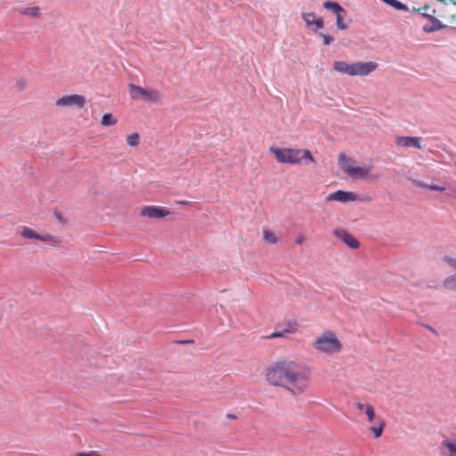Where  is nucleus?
Wrapping results in <instances>:
<instances>
[{"mask_svg":"<svg viewBox=\"0 0 456 456\" xmlns=\"http://www.w3.org/2000/svg\"><path fill=\"white\" fill-rule=\"evenodd\" d=\"M265 379L270 386L280 387L289 395L298 397L310 388L312 369L298 361L279 359L267 366Z\"/></svg>","mask_w":456,"mask_h":456,"instance_id":"f257e3e1","label":"nucleus"},{"mask_svg":"<svg viewBox=\"0 0 456 456\" xmlns=\"http://www.w3.org/2000/svg\"><path fill=\"white\" fill-rule=\"evenodd\" d=\"M270 151L275 156L276 160L281 164L301 165L303 163H314V159L309 150L297 148L270 147Z\"/></svg>","mask_w":456,"mask_h":456,"instance_id":"f03ea898","label":"nucleus"},{"mask_svg":"<svg viewBox=\"0 0 456 456\" xmlns=\"http://www.w3.org/2000/svg\"><path fill=\"white\" fill-rule=\"evenodd\" d=\"M314 350L322 355L330 356L342 350V343L337 335L330 330H325L316 336L312 342Z\"/></svg>","mask_w":456,"mask_h":456,"instance_id":"7ed1b4c3","label":"nucleus"},{"mask_svg":"<svg viewBox=\"0 0 456 456\" xmlns=\"http://www.w3.org/2000/svg\"><path fill=\"white\" fill-rule=\"evenodd\" d=\"M131 97L141 99L146 102H158L161 99V94L158 90L146 89L142 86L131 84L129 86Z\"/></svg>","mask_w":456,"mask_h":456,"instance_id":"20e7f679","label":"nucleus"},{"mask_svg":"<svg viewBox=\"0 0 456 456\" xmlns=\"http://www.w3.org/2000/svg\"><path fill=\"white\" fill-rule=\"evenodd\" d=\"M378 69L374 61H357L353 63V76H368Z\"/></svg>","mask_w":456,"mask_h":456,"instance_id":"39448f33","label":"nucleus"},{"mask_svg":"<svg viewBox=\"0 0 456 456\" xmlns=\"http://www.w3.org/2000/svg\"><path fill=\"white\" fill-rule=\"evenodd\" d=\"M85 103V97L79 94L66 95L56 101V105L59 107L77 106L78 108H83Z\"/></svg>","mask_w":456,"mask_h":456,"instance_id":"423d86ee","label":"nucleus"},{"mask_svg":"<svg viewBox=\"0 0 456 456\" xmlns=\"http://www.w3.org/2000/svg\"><path fill=\"white\" fill-rule=\"evenodd\" d=\"M20 234L24 238L30 239V240L35 239V240H38L40 241L54 242V243L58 242V240L54 236L48 234V233H45V234L37 233L27 226H23L21 228Z\"/></svg>","mask_w":456,"mask_h":456,"instance_id":"0eeeda50","label":"nucleus"},{"mask_svg":"<svg viewBox=\"0 0 456 456\" xmlns=\"http://www.w3.org/2000/svg\"><path fill=\"white\" fill-rule=\"evenodd\" d=\"M422 138L415 136H397L395 140V143L397 147L401 148H416L422 149Z\"/></svg>","mask_w":456,"mask_h":456,"instance_id":"6e6552de","label":"nucleus"},{"mask_svg":"<svg viewBox=\"0 0 456 456\" xmlns=\"http://www.w3.org/2000/svg\"><path fill=\"white\" fill-rule=\"evenodd\" d=\"M334 234L350 248L356 249L360 247V243L357 239L345 230H336Z\"/></svg>","mask_w":456,"mask_h":456,"instance_id":"1a4fd4ad","label":"nucleus"},{"mask_svg":"<svg viewBox=\"0 0 456 456\" xmlns=\"http://www.w3.org/2000/svg\"><path fill=\"white\" fill-rule=\"evenodd\" d=\"M170 212L166 208L151 206L142 209L141 215L149 218H162L168 216Z\"/></svg>","mask_w":456,"mask_h":456,"instance_id":"9d476101","label":"nucleus"},{"mask_svg":"<svg viewBox=\"0 0 456 456\" xmlns=\"http://www.w3.org/2000/svg\"><path fill=\"white\" fill-rule=\"evenodd\" d=\"M303 19L305 21L306 26L311 27L314 32L322 28L324 26L322 19L317 18L313 12L304 13Z\"/></svg>","mask_w":456,"mask_h":456,"instance_id":"9b49d317","label":"nucleus"},{"mask_svg":"<svg viewBox=\"0 0 456 456\" xmlns=\"http://www.w3.org/2000/svg\"><path fill=\"white\" fill-rule=\"evenodd\" d=\"M351 173L349 176L355 179H365L368 178L370 172V167L362 166V167H354L353 169L350 170Z\"/></svg>","mask_w":456,"mask_h":456,"instance_id":"f8f14e48","label":"nucleus"},{"mask_svg":"<svg viewBox=\"0 0 456 456\" xmlns=\"http://www.w3.org/2000/svg\"><path fill=\"white\" fill-rule=\"evenodd\" d=\"M326 200H359V196L353 191H337L330 193Z\"/></svg>","mask_w":456,"mask_h":456,"instance_id":"ddd939ff","label":"nucleus"},{"mask_svg":"<svg viewBox=\"0 0 456 456\" xmlns=\"http://www.w3.org/2000/svg\"><path fill=\"white\" fill-rule=\"evenodd\" d=\"M333 69L339 73L353 76V63H347L343 61H337L333 64Z\"/></svg>","mask_w":456,"mask_h":456,"instance_id":"4468645a","label":"nucleus"},{"mask_svg":"<svg viewBox=\"0 0 456 456\" xmlns=\"http://www.w3.org/2000/svg\"><path fill=\"white\" fill-rule=\"evenodd\" d=\"M338 162L341 169L348 175L351 173L350 170L354 167L353 159L346 157L344 153L338 155Z\"/></svg>","mask_w":456,"mask_h":456,"instance_id":"2eb2a0df","label":"nucleus"},{"mask_svg":"<svg viewBox=\"0 0 456 456\" xmlns=\"http://www.w3.org/2000/svg\"><path fill=\"white\" fill-rule=\"evenodd\" d=\"M19 13L30 18H39L41 16V9L38 6H28L18 10Z\"/></svg>","mask_w":456,"mask_h":456,"instance_id":"dca6fc26","label":"nucleus"},{"mask_svg":"<svg viewBox=\"0 0 456 456\" xmlns=\"http://www.w3.org/2000/svg\"><path fill=\"white\" fill-rule=\"evenodd\" d=\"M442 446L446 450L447 456H456V439H444Z\"/></svg>","mask_w":456,"mask_h":456,"instance_id":"f3484780","label":"nucleus"},{"mask_svg":"<svg viewBox=\"0 0 456 456\" xmlns=\"http://www.w3.org/2000/svg\"><path fill=\"white\" fill-rule=\"evenodd\" d=\"M117 123L118 119L111 113L104 114L101 120L102 126H115Z\"/></svg>","mask_w":456,"mask_h":456,"instance_id":"a211bd4d","label":"nucleus"},{"mask_svg":"<svg viewBox=\"0 0 456 456\" xmlns=\"http://www.w3.org/2000/svg\"><path fill=\"white\" fill-rule=\"evenodd\" d=\"M386 423L384 420H379L377 425L371 427L370 429L373 433L375 438H379L382 436Z\"/></svg>","mask_w":456,"mask_h":456,"instance_id":"6ab92c4d","label":"nucleus"},{"mask_svg":"<svg viewBox=\"0 0 456 456\" xmlns=\"http://www.w3.org/2000/svg\"><path fill=\"white\" fill-rule=\"evenodd\" d=\"M384 3H386L387 4L390 5L391 7L395 8V10H399V11H407L408 10V7L397 1V0H382Z\"/></svg>","mask_w":456,"mask_h":456,"instance_id":"aec40b11","label":"nucleus"},{"mask_svg":"<svg viewBox=\"0 0 456 456\" xmlns=\"http://www.w3.org/2000/svg\"><path fill=\"white\" fill-rule=\"evenodd\" d=\"M323 6L326 9L333 12L335 14L338 12L341 13V12H344V8H342V6L336 2H325Z\"/></svg>","mask_w":456,"mask_h":456,"instance_id":"412c9836","label":"nucleus"},{"mask_svg":"<svg viewBox=\"0 0 456 456\" xmlns=\"http://www.w3.org/2000/svg\"><path fill=\"white\" fill-rule=\"evenodd\" d=\"M263 237H264L265 240L271 245H274L278 241L275 234L269 230H265L263 232Z\"/></svg>","mask_w":456,"mask_h":456,"instance_id":"4be33fe9","label":"nucleus"},{"mask_svg":"<svg viewBox=\"0 0 456 456\" xmlns=\"http://www.w3.org/2000/svg\"><path fill=\"white\" fill-rule=\"evenodd\" d=\"M292 332H293L292 330L285 329L282 331H274V332L271 333L270 335L266 336L265 338L273 339V338H284L287 334H290Z\"/></svg>","mask_w":456,"mask_h":456,"instance_id":"5701e85b","label":"nucleus"},{"mask_svg":"<svg viewBox=\"0 0 456 456\" xmlns=\"http://www.w3.org/2000/svg\"><path fill=\"white\" fill-rule=\"evenodd\" d=\"M140 136L137 133H133L126 137V142L132 147H136L139 144Z\"/></svg>","mask_w":456,"mask_h":456,"instance_id":"b1692460","label":"nucleus"},{"mask_svg":"<svg viewBox=\"0 0 456 456\" xmlns=\"http://www.w3.org/2000/svg\"><path fill=\"white\" fill-rule=\"evenodd\" d=\"M346 14V11L336 13L337 26L340 29H346L347 25L344 22V16Z\"/></svg>","mask_w":456,"mask_h":456,"instance_id":"393cba45","label":"nucleus"},{"mask_svg":"<svg viewBox=\"0 0 456 456\" xmlns=\"http://www.w3.org/2000/svg\"><path fill=\"white\" fill-rule=\"evenodd\" d=\"M364 414L367 417L368 422L372 423L374 421L376 413H375V409L373 406H371L369 409H366V411H364Z\"/></svg>","mask_w":456,"mask_h":456,"instance_id":"a878e982","label":"nucleus"},{"mask_svg":"<svg viewBox=\"0 0 456 456\" xmlns=\"http://www.w3.org/2000/svg\"><path fill=\"white\" fill-rule=\"evenodd\" d=\"M417 184L421 186V187H424V188H428L430 190H433V191H444L445 190V187L444 186H440V185H428V184H426L424 183H421V182H417Z\"/></svg>","mask_w":456,"mask_h":456,"instance_id":"bb28decb","label":"nucleus"},{"mask_svg":"<svg viewBox=\"0 0 456 456\" xmlns=\"http://www.w3.org/2000/svg\"><path fill=\"white\" fill-rule=\"evenodd\" d=\"M354 406H355V408H357L358 410H360V411H363V412H364V411H366V409L370 408L372 405H371V404H370V403H360V402H357V403H354Z\"/></svg>","mask_w":456,"mask_h":456,"instance_id":"cd10ccee","label":"nucleus"},{"mask_svg":"<svg viewBox=\"0 0 456 456\" xmlns=\"http://www.w3.org/2000/svg\"><path fill=\"white\" fill-rule=\"evenodd\" d=\"M321 36L323 38L324 45H330L333 41V38L330 36L325 34H321Z\"/></svg>","mask_w":456,"mask_h":456,"instance_id":"c85d7f7f","label":"nucleus"},{"mask_svg":"<svg viewBox=\"0 0 456 456\" xmlns=\"http://www.w3.org/2000/svg\"><path fill=\"white\" fill-rule=\"evenodd\" d=\"M305 240V237L302 234L298 235L295 240V243L297 245H301L304 243V241Z\"/></svg>","mask_w":456,"mask_h":456,"instance_id":"c756f323","label":"nucleus"},{"mask_svg":"<svg viewBox=\"0 0 456 456\" xmlns=\"http://www.w3.org/2000/svg\"><path fill=\"white\" fill-rule=\"evenodd\" d=\"M55 216L57 217V219L61 222V223H64L65 220L63 218V216L59 213V212H55Z\"/></svg>","mask_w":456,"mask_h":456,"instance_id":"7c9ffc66","label":"nucleus"},{"mask_svg":"<svg viewBox=\"0 0 456 456\" xmlns=\"http://www.w3.org/2000/svg\"><path fill=\"white\" fill-rule=\"evenodd\" d=\"M75 456H94V452H78Z\"/></svg>","mask_w":456,"mask_h":456,"instance_id":"2f4dec72","label":"nucleus"},{"mask_svg":"<svg viewBox=\"0 0 456 456\" xmlns=\"http://www.w3.org/2000/svg\"><path fill=\"white\" fill-rule=\"evenodd\" d=\"M434 30L435 29L432 27H428V26L424 27V31L425 32H433Z\"/></svg>","mask_w":456,"mask_h":456,"instance_id":"473e14b6","label":"nucleus"},{"mask_svg":"<svg viewBox=\"0 0 456 456\" xmlns=\"http://www.w3.org/2000/svg\"><path fill=\"white\" fill-rule=\"evenodd\" d=\"M178 202H179V203H181V204H185V203H187V201H184V200L178 201Z\"/></svg>","mask_w":456,"mask_h":456,"instance_id":"72a5a7b5","label":"nucleus"}]
</instances>
